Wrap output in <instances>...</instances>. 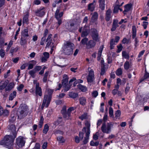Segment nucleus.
<instances>
[{
	"label": "nucleus",
	"mask_w": 149,
	"mask_h": 149,
	"mask_svg": "<svg viewBox=\"0 0 149 149\" xmlns=\"http://www.w3.org/2000/svg\"><path fill=\"white\" fill-rule=\"evenodd\" d=\"M15 137L13 135H6L3 139L0 142V145L10 148L13 145L14 140Z\"/></svg>",
	"instance_id": "obj_1"
},
{
	"label": "nucleus",
	"mask_w": 149,
	"mask_h": 149,
	"mask_svg": "<svg viewBox=\"0 0 149 149\" xmlns=\"http://www.w3.org/2000/svg\"><path fill=\"white\" fill-rule=\"evenodd\" d=\"M74 48V45L73 43L70 41H67L64 43L63 47V53L66 55H71L73 53Z\"/></svg>",
	"instance_id": "obj_2"
},
{
	"label": "nucleus",
	"mask_w": 149,
	"mask_h": 149,
	"mask_svg": "<svg viewBox=\"0 0 149 149\" xmlns=\"http://www.w3.org/2000/svg\"><path fill=\"white\" fill-rule=\"evenodd\" d=\"M29 109L27 106L25 104H21L18 108L17 114L18 118L21 119L26 116L29 112Z\"/></svg>",
	"instance_id": "obj_3"
},
{
	"label": "nucleus",
	"mask_w": 149,
	"mask_h": 149,
	"mask_svg": "<svg viewBox=\"0 0 149 149\" xmlns=\"http://www.w3.org/2000/svg\"><path fill=\"white\" fill-rule=\"evenodd\" d=\"M108 121V115L107 112L105 113L103 118V132L107 134L110 133L111 131V128L113 125L114 123L113 122L106 123Z\"/></svg>",
	"instance_id": "obj_4"
},
{
	"label": "nucleus",
	"mask_w": 149,
	"mask_h": 149,
	"mask_svg": "<svg viewBox=\"0 0 149 149\" xmlns=\"http://www.w3.org/2000/svg\"><path fill=\"white\" fill-rule=\"evenodd\" d=\"M85 126L82 130V131L85 134V136L83 141L84 144H86L88 142L90 134V123L87 121L85 122Z\"/></svg>",
	"instance_id": "obj_5"
},
{
	"label": "nucleus",
	"mask_w": 149,
	"mask_h": 149,
	"mask_svg": "<svg viewBox=\"0 0 149 149\" xmlns=\"http://www.w3.org/2000/svg\"><path fill=\"white\" fill-rule=\"evenodd\" d=\"M48 92L49 95H45L44 97L43 102L41 106L42 109L44 107H47L50 104L51 98V94L53 93V90L52 89H48Z\"/></svg>",
	"instance_id": "obj_6"
},
{
	"label": "nucleus",
	"mask_w": 149,
	"mask_h": 149,
	"mask_svg": "<svg viewBox=\"0 0 149 149\" xmlns=\"http://www.w3.org/2000/svg\"><path fill=\"white\" fill-rule=\"evenodd\" d=\"M136 27L134 26H132V38L133 39L134 38V46H135L134 49H136V47L139 45V40L137 38H136Z\"/></svg>",
	"instance_id": "obj_7"
},
{
	"label": "nucleus",
	"mask_w": 149,
	"mask_h": 149,
	"mask_svg": "<svg viewBox=\"0 0 149 149\" xmlns=\"http://www.w3.org/2000/svg\"><path fill=\"white\" fill-rule=\"evenodd\" d=\"M59 9H57L55 14V17L58 21V25H60L62 23L61 17L63 14V12H62L59 13Z\"/></svg>",
	"instance_id": "obj_8"
},
{
	"label": "nucleus",
	"mask_w": 149,
	"mask_h": 149,
	"mask_svg": "<svg viewBox=\"0 0 149 149\" xmlns=\"http://www.w3.org/2000/svg\"><path fill=\"white\" fill-rule=\"evenodd\" d=\"M45 8L43 7H40L39 9L36 10L35 14L36 16L42 17L45 14Z\"/></svg>",
	"instance_id": "obj_9"
},
{
	"label": "nucleus",
	"mask_w": 149,
	"mask_h": 149,
	"mask_svg": "<svg viewBox=\"0 0 149 149\" xmlns=\"http://www.w3.org/2000/svg\"><path fill=\"white\" fill-rule=\"evenodd\" d=\"M33 84L36 86V94L38 95L39 96H41L42 95V92L41 88L39 86V83L36 80H33Z\"/></svg>",
	"instance_id": "obj_10"
},
{
	"label": "nucleus",
	"mask_w": 149,
	"mask_h": 149,
	"mask_svg": "<svg viewBox=\"0 0 149 149\" xmlns=\"http://www.w3.org/2000/svg\"><path fill=\"white\" fill-rule=\"evenodd\" d=\"M25 142V141L22 136L19 137L16 139V143L19 147L24 146Z\"/></svg>",
	"instance_id": "obj_11"
},
{
	"label": "nucleus",
	"mask_w": 149,
	"mask_h": 149,
	"mask_svg": "<svg viewBox=\"0 0 149 149\" xmlns=\"http://www.w3.org/2000/svg\"><path fill=\"white\" fill-rule=\"evenodd\" d=\"M94 79V73L93 71L91 70L89 71V74L87 77V80L88 82H91Z\"/></svg>",
	"instance_id": "obj_12"
},
{
	"label": "nucleus",
	"mask_w": 149,
	"mask_h": 149,
	"mask_svg": "<svg viewBox=\"0 0 149 149\" xmlns=\"http://www.w3.org/2000/svg\"><path fill=\"white\" fill-rule=\"evenodd\" d=\"M92 32V36L94 40L96 41H99V38L98 37V33L97 31L95 29H91Z\"/></svg>",
	"instance_id": "obj_13"
},
{
	"label": "nucleus",
	"mask_w": 149,
	"mask_h": 149,
	"mask_svg": "<svg viewBox=\"0 0 149 149\" xmlns=\"http://www.w3.org/2000/svg\"><path fill=\"white\" fill-rule=\"evenodd\" d=\"M8 128L10 130V132H11L13 135L15 136V137H16L17 134L15 126L13 125H11L8 126Z\"/></svg>",
	"instance_id": "obj_14"
},
{
	"label": "nucleus",
	"mask_w": 149,
	"mask_h": 149,
	"mask_svg": "<svg viewBox=\"0 0 149 149\" xmlns=\"http://www.w3.org/2000/svg\"><path fill=\"white\" fill-rule=\"evenodd\" d=\"M89 31V28L87 26H85L83 29V31L81 33L82 37H85L88 34Z\"/></svg>",
	"instance_id": "obj_15"
},
{
	"label": "nucleus",
	"mask_w": 149,
	"mask_h": 149,
	"mask_svg": "<svg viewBox=\"0 0 149 149\" xmlns=\"http://www.w3.org/2000/svg\"><path fill=\"white\" fill-rule=\"evenodd\" d=\"M1 83L0 85V90H2L4 89H6V86L8 84L9 81L8 80H6L4 81H1Z\"/></svg>",
	"instance_id": "obj_16"
},
{
	"label": "nucleus",
	"mask_w": 149,
	"mask_h": 149,
	"mask_svg": "<svg viewBox=\"0 0 149 149\" xmlns=\"http://www.w3.org/2000/svg\"><path fill=\"white\" fill-rule=\"evenodd\" d=\"M49 54L48 52H45L43 53V56L42 57L41 60L42 62H45L49 58Z\"/></svg>",
	"instance_id": "obj_17"
},
{
	"label": "nucleus",
	"mask_w": 149,
	"mask_h": 149,
	"mask_svg": "<svg viewBox=\"0 0 149 149\" xmlns=\"http://www.w3.org/2000/svg\"><path fill=\"white\" fill-rule=\"evenodd\" d=\"M118 20L117 19H114L113 20L112 24V27L111 29L112 31H114L116 28L118 26Z\"/></svg>",
	"instance_id": "obj_18"
},
{
	"label": "nucleus",
	"mask_w": 149,
	"mask_h": 149,
	"mask_svg": "<svg viewBox=\"0 0 149 149\" xmlns=\"http://www.w3.org/2000/svg\"><path fill=\"white\" fill-rule=\"evenodd\" d=\"M15 84L13 82H10L8 83L6 86L5 89V91H11L14 87Z\"/></svg>",
	"instance_id": "obj_19"
},
{
	"label": "nucleus",
	"mask_w": 149,
	"mask_h": 149,
	"mask_svg": "<svg viewBox=\"0 0 149 149\" xmlns=\"http://www.w3.org/2000/svg\"><path fill=\"white\" fill-rule=\"evenodd\" d=\"M111 10L110 9H108L106 11L105 15V19L107 21H109L111 17Z\"/></svg>",
	"instance_id": "obj_20"
},
{
	"label": "nucleus",
	"mask_w": 149,
	"mask_h": 149,
	"mask_svg": "<svg viewBox=\"0 0 149 149\" xmlns=\"http://www.w3.org/2000/svg\"><path fill=\"white\" fill-rule=\"evenodd\" d=\"M21 37L25 38L26 37H28L29 36L28 33V30L27 29H24L22 31Z\"/></svg>",
	"instance_id": "obj_21"
},
{
	"label": "nucleus",
	"mask_w": 149,
	"mask_h": 149,
	"mask_svg": "<svg viewBox=\"0 0 149 149\" xmlns=\"http://www.w3.org/2000/svg\"><path fill=\"white\" fill-rule=\"evenodd\" d=\"M132 7V5L131 4H128L125 5V10L123 11V13L124 15H126L127 12L129 11Z\"/></svg>",
	"instance_id": "obj_22"
},
{
	"label": "nucleus",
	"mask_w": 149,
	"mask_h": 149,
	"mask_svg": "<svg viewBox=\"0 0 149 149\" xmlns=\"http://www.w3.org/2000/svg\"><path fill=\"white\" fill-rule=\"evenodd\" d=\"M36 63V62L34 60H32L30 61L28 64V70H31L33 69L34 65Z\"/></svg>",
	"instance_id": "obj_23"
},
{
	"label": "nucleus",
	"mask_w": 149,
	"mask_h": 149,
	"mask_svg": "<svg viewBox=\"0 0 149 149\" xmlns=\"http://www.w3.org/2000/svg\"><path fill=\"white\" fill-rule=\"evenodd\" d=\"M68 77L67 75L64 74L63 76V79L62 82V85H64L65 84H68Z\"/></svg>",
	"instance_id": "obj_24"
},
{
	"label": "nucleus",
	"mask_w": 149,
	"mask_h": 149,
	"mask_svg": "<svg viewBox=\"0 0 149 149\" xmlns=\"http://www.w3.org/2000/svg\"><path fill=\"white\" fill-rule=\"evenodd\" d=\"M95 45V42L93 40H91L88 43H86V47L88 48H91L94 47Z\"/></svg>",
	"instance_id": "obj_25"
},
{
	"label": "nucleus",
	"mask_w": 149,
	"mask_h": 149,
	"mask_svg": "<svg viewBox=\"0 0 149 149\" xmlns=\"http://www.w3.org/2000/svg\"><path fill=\"white\" fill-rule=\"evenodd\" d=\"M29 14L28 13L24 16L22 20V23L23 24H28L29 21Z\"/></svg>",
	"instance_id": "obj_26"
},
{
	"label": "nucleus",
	"mask_w": 149,
	"mask_h": 149,
	"mask_svg": "<svg viewBox=\"0 0 149 149\" xmlns=\"http://www.w3.org/2000/svg\"><path fill=\"white\" fill-rule=\"evenodd\" d=\"M136 103L138 105H141L143 104V99L141 96H138L136 98Z\"/></svg>",
	"instance_id": "obj_27"
},
{
	"label": "nucleus",
	"mask_w": 149,
	"mask_h": 149,
	"mask_svg": "<svg viewBox=\"0 0 149 149\" xmlns=\"http://www.w3.org/2000/svg\"><path fill=\"white\" fill-rule=\"evenodd\" d=\"M16 94L17 93L15 91H13V92L10 95L9 97V100H12L16 96Z\"/></svg>",
	"instance_id": "obj_28"
},
{
	"label": "nucleus",
	"mask_w": 149,
	"mask_h": 149,
	"mask_svg": "<svg viewBox=\"0 0 149 149\" xmlns=\"http://www.w3.org/2000/svg\"><path fill=\"white\" fill-rule=\"evenodd\" d=\"M95 2V1H94L93 3L89 4L88 5V9L91 11H93L95 8V5L94 3Z\"/></svg>",
	"instance_id": "obj_29"
},
{
	"label": "nucleus",
	"mask_w": 149,
	"mask_h": 149,
	"mask_svg": "<svg viewBox=\"0 0 149 149\" xmlns=\"http://www.w3.org/2000/svg\"><path fill=\"white\" fill-rule=\"evenodd\" d=\"M14 112H12L9 119L10 122H13L16 119V116L15 114L14 113Z\"/></svg>",
	"instance_id": "obj_30"
},
{
	"label": "nucleus",
	"mask_w": 149,
	"mask_h": 149,
	"mask_svg": "<svg viewBox=\"0 0 149 149\" xmlns=\"http://www.w3.org/2000/svg\"><path fill=\"white\" fill-rule=\"evenodd\" d=\"M63 87L64 88V91L66 92L70 89L71 87V85L70 84H65L64 85H62Z\"/></svg>",
	"instance_id": "obj_31"
},
{
	"label": "nucleus",
	"mask_w": 149,
	"mask_h": 149,
	"mask_svg": "<svg viewBox=\"0 0 149 149\" xmlns=\"http://www.w3.org/2000/svg\"><path fill=\"white\" fill-rule=\"evenodd\" d=\"M102 47H100L99 50L97 57V60L98 61L100 60L101 57L102 56Z\"/></svg>",
	"instance_id": "obj_32"
},
{
	"label": "nucleus",
	"mask_w": 149,
	"mask_h": 149,
	"mask_svg": "<svg viewBox=\"0 0 149 149\" xmlns=\"http://www.w3.org/2000/svg\"><path fill=\"white\" fill-rule=\"evenodd\" d=\"M116 45L115 40L113 39L111 40L110 41V48L111 49H114L115 45Z\"/></svg>",
	"instance_id": "obj_33"
},
{
	"label": "nucleus",
	"mask_w": 149,
	"mask_h": 149,
	"mask_svg": "<svg viewBox=\"0 0 149 149\" xmlns=\"http://www.w3.org/2000/svg\"><path fill=\"white\" fill-rule=\"evenodd\" d=\"M77 87L80 90L83 92H85L87 90L86 88V87L82 85L81 84H78Z\"/></svg>",
	"instance_id": "obj_34"
},
{
	"label": "nucleus",
	"mask_w": 149,
	"mask_h": 149,
	"mask_svg": "<svg viewBox=\"0 0 149 149\" xmlns=\"http://www.w3.org/2000/svg\"><path fill=\"white\" fill-rule=\"evenodd\" d=\"M46 41L47 42V43L45 47L46 48H49V47H52L53 46H54V43L52 42V40H49V41Z\"/></svg>",
	"instance_id": "obj_35"
},
{
	"label": "nucleus",
	"mask_w": 149,
	"mask_h": 149,
	"mask_svg": "<svg viewBox=\"0 0 149 149\" xmlns=\"http://www.w3.org/2000/svg\"><path fill=\"white\" fill-rule=\"evenodd\" d=\"M80 104L82 105H84L85 104L86 100V98L84 97H82L80 98L79 99Z\"/></svg>",
	"instance_id": "obj_36"
},
{
	"label": "nucleus",
	"mask_w": 149,
	"mask_h": 149,
	"mask_svg": "<svg viewBox=\"0 0 149 149\" xmlns=\"http://www.w3.org/2000/svg\"><path fill=\"white\" fill-rule=\"evenodd\" d=\"M36 72L34 69L30 70L29 72V74L30 75L31 77L34 78L36 77L35 73Z\"/></svg>",
	"instance_id": "obj_37"
},
{
	"label": "nucleus",
	"mask_w": 149,
	"mask_h": 149,
	"mask_svg": "<svg viewBox=\"0 0 149 149\" xmlns=\"http://www.w3.org/2000/svg\"><path fill=\"white\" fill-rule=\"evenodd\" d=\"M122 55L123 57L127 59H129L130 57L129 54L125 51L122 52Z\"/></svg>",
	"instance_id": "obj_38"
},
{
	"label": "nucleus",
	"mask_w": 149,
	"mask_h": 149,
	"mask_svg": "<svg viewBox=\"0 0 149 149\" xmlns=\"http://www.w3.org/2000/svg\"><path fill=\"white\" fill-rule=\"evenodd\" d=\"M57 140L60 143H62L65 141V139L62 136L58 137H57Z\"/></svg>",
	"instance_id": "obj_39"
},
{
	"label": "nucleus",
	"mask_w": 149,
	"mask_h": 149,
	"mask_svg": "<svg viewBox=\"0 0 149 149\" xmlns=\"http://www.w3.org/2000/svg\"><path fill=\"white\" fill-rule=\"evenodd\" d=\"M26 43V38L21 37L20 41V44L22 45H25Z\"/></svg>",
	"instance_id": "obj_40"
},
{
	"label": "nucleus",
	"mask_w": 149,
	"mask_h": 149,
	"mask_svg": "<svg viewBox=\"0 0 149 149\" xmlns=\"http://www.w3.org/2000/svg\"><path fill=\"white\" fill-rule=\"evenodd\" d=\"M130 66V64L128 61H126L124 64V68L125 70H128Z\"/></svg>",
	"instance_id": "obj_41"
},
{
	"label": "nucleus",
	"mask_w": 149,
	"mask_h": 149,
	"mask_svg": "<svg viewBox=\"0 0 149 149\" xmlns=\"http://www.w3.org/2000/svg\"><path fill=\"white\" fill-rule=\"evenodd\" d=\"M109 116L113 118L114 117L113 112V109L111 107L109 108Z\"/></svg>",
	"instance_id": "obj_42"
},
{
	"label": "nucleus",
	"mask_w": 149,
	"mask_h": 149,
	"mask_svg": "<svg viewBox=\"0 0 149 149\" xmlns=\"http://www.w3.org/2000/svg\"><path fill=\"white\" fill-rule=\"evenodd\" d=\"M98 16V15L97 13L94 12L93 14L92 15L91 20L93 22L95 21L96 19H97Z\"/></svg>",
	"instance_id": "obj_43"
},
{
	"label": "nucleus",
	"mask_w": 149,
	"mask_h": 149,
	"mask_svg": "<svg viewBox=\"0 0 149 149\" xmlns=\"http://www.w3.org/2000/svg\"><path fill=\"white\" fill-rule=\"evenodd\" d=\"M49 127L47 124L45 125L44 128L43 130V132L45 134H46L48 131Z\"/></svg>",
	"instance_id": "obj_44"
},
{
	"label": "nucleus",
	"mask_w": 149,
	"mask_h": 149,
	"mask_svg": "<svg viewBox=\"0 0 149 149\" xmlns=\"http://www.w3.org/2000/svg\"><path fill=\"white\" fill-rule=\"evenodd\" d=\"M69 95L70 97L74 98L77 97L78 96V94L76 93L71 92L70 93Z\"/></svg>",
	"instance_id": "obj_45"
},
{
	"label": "nucleus",
	"mask_w": 149,
	"mask_h": 149,
	"mask_svg": "<svg viewBox=\"0 0 149 149\" xmlns=\"http://www.w3.org/2000/svg\"><path fill=\"white\" fill-rule=\"evenodd\" d=\"M99 143L98 141L94 142L93 141H91L90 143V145L91 146H97L98 145Z\"/></svg>",
	"instance_id": "obj_46"
},
{
	"label": "nucleus",
	"mask_w": 149,
	"mask_h": 149,
	"mask_svg": "<svg viewBox=\"0 0 149 149\" xmlns=\"http://www.w3.org/2000/svg\"><path fill=\"white\" fill-rule=\"evenodd\" d=\"M121 115V112L120 110L116 111L115 113V117L116 119H119Z\"/></svg>",
	"instance_id": "obj_47"
},
{
	"label": "nucleus",
	"mask_w": 149,
	"mask_h": 149,
	"mask_svg": "<svg viewBox=\"0 0 149 149\" xmlns=\"http://www.w3.org/2000/svg\"><path fill=\"white\" fill-rule=\"evenodd\" d=\"M5 55V52L3 49H1L0 50V56L2 58H3Z\"/></svg>",
	"instance_id": "obj_48"
},
{
	"label": "nucleus",
	"mask_w": 149,
	"mask_h": 149,
	"mask_svg": "<svg viewBox=\"0 0 149 149\" xmlns=\"http://www.w3.org/2000/svg\"><path fill=\"white\" fill-rule=\"evenodd\" d=\"M64 117L66 119H69L70 117V114L68 112L65 114H63Z\"/></svg>",
	"instance_id": "obj_49"
},
{
	"label": "nucleus",
	"mask_w": 149,
	"mask_h": 149,
	"mask_svg": "<svg viewBox=\"0 0 149 149\" xmlns=\"http://www.w3.org/2000/svg\"><path fill=\"white\" fill-rule=\"evenodd\" d=\"M122 70L121 68H118L116 72V74L118 76H120L122 74Z\"/></svg>",
	"instance_id": "obj_50"
},
{
	"label": "nucleus",
	"mask_w": 149,
	"mask_h": 149,
	"mask_svg": "<svg viewBox=\"0 0 149 149\" xmlns=\"http://www.w3.org/2000/svg\"><path fill=\"white\" fill-rule=\"evenodd\" d=\"M62 119L61 117L59 118L58 119L54 122V124L56 125H58L62 121Z\"/></svg>",
	"instance_id": "obj_51"
},
{
	"label": "nucleus",
	"mask_w": 149,
	"mask_h": 149,
	"mask_svg": "<svg viewBox=\"0 0 149 149\" xmlns=\"http://www.w3.org/2000/svg\"><path fill=\"white\" fill-rule=\"evenodd\" d=\"M44 118L42 116H41L40 118V121L39 122V125L40 128L42 127V125L43 123Z\"/></svg>",
	"instance_id": "obj_52"
},
{
	"label": "nucleus",
	"mask_w": 149,
	"mask_h": 149,
	"mask_svg": "<svg viewBox=\"0 0 149 149\" xmlns=\"http://www.w3.org/2000/svg\"><path fill=\"white\" fill-rule=\"evenodd\" d=\"M119 5H117L114 7L113 11L114 13H117L118 12L119 9Z\"/></svg>",
	"instance_id": "obj_53"
},
{
	"label": "nucleus",
	"mask_w": 149,
	"mask_h": 149,
	"mask_svg": "<svg viewBox=\"0 0 149 149\" xmlns=\"http://www.w3.org/2000/svg\"><path fill=\"white\" fill-rule=\"evenodd\" d=\"M4 43V40L3 39L0 38V47L2 48L3 47L4 45L3 44Z\"/></svg>",
	"instance_id": "obj_54"
},
{
	"label": "nucleus",
	"mask_w": 149,
	"mask_h": 149,
	"mask_svg": "<svg viewBox=\"0 0 149 149\" xmlns=\"http://www.w3.org/2000/svg\"><path fill=\"white\" fill-rule=\"evenodd\" d=\"M42 69V67L40 66H36L34 68V70L36 72Z\"/></svg>",
	"instance_id": "obj_55"
},
{
	"label": "nucleus",
	"mask_w": 149,
	"mask_h": 149,
	"mask_svg": "<svg viewBox=\"0 0 149 149\" xmlns=\"http://www.w3.org/2000/svg\"><path fill=\"white\" fill-rule=\"evenodd\" d=\"M87 114L86 113H84L81 116L79 117V118L82 120H83L84 119H85L87 118Z\"/></svg>",
	"instance_id": "obj_56"
},
{
	"label": "nucleus",
	"mask_w": 149,
	"mask_h": 149,
	"mask_svg": "<svg viewBox=\"0 0 149 149\" xmlns=\"http://www.w3.org/2000/svg\"><path fill=\"white\" fill-rule=\"evenodd\" d=\"M117 47L118 48L117 52L119 53L122 50L123 47L122 44H119L117 46Z\"/></svg>",
	"instance_id": "obj_57"
},
{
	"label": "nucleus",
	"mask_w": 149,
	"mask_h": 149,
	"mask_svg": "<svg viewBox=\"0 0 149 149\" xmlns=\"http://www.w3.org/2000/svg\"><path fill=\"white\" fill-rule=\"evenodd\" d=\"M24 87V86L22 84H20L17 88V90L19 91H21Z\"/></svg>",
	"instance_id": "obj_58"
},
{
	"label": "nucleus",
	"mask_w": 149,
	"mask_h": 149,
	"mask_svg": "<svg viewBox=\"0 0 149 149\" xmlns=\"http://www.w3.org/2000/svg\"><path fill=\"white\" fill-rule=\"evenodd\" d=\"M98 93L97 91H94L92 93V96L94 97H96L98 95Z\"/></svg>",
	"instance_id": "obj_59"
},
{
	"label": "nucleus",
	"mask_w": 149,
	"mask_h": 149,
	"mask_svg": "<svg viewBox=\"0 0 149 149\" xmlns=\"http://www.w3.org/2000/svg\"><path fill=\"white\" fill-rule=\"evenodd\" d=\"M148 23L147 22L144 21L143 22L142 26L144 29H146L147 27V26L148 25Z\"/></svg>",
	"instance_id": "obj_60"
},
{
	"label": "nucleus",
	"mask_w": 149,
	"mask_h": 149,
	"mask_svg": "<svg viewBox=\"0 0 149 149\" xmlns=\"http://www.w3.org/2000/svg\"><path fill=\"white\" fill-rule=\"evenodd\" d=\"M17 50V49L16 48H13L12 47L11 48L10 51V52L12 54H13L14 52H16Z\"/></svg>",
	"instance_id": "obj_61"
},
{
	"label": "nucleus",
	"mask_w": 149,
	"mask_h": 149,
	"mask_svg": "<svg viewBox=\"0 0 149 149\" xmlns=\"http://www.w3.org/2000/svg\"><path fill=\"white\" fill-rule=\"evenodd\" d=\"M66 106H64L62 108L61 111V112L63 114L66 113Z\"/></svg>",
	"instance_id": "obj_62"
},
{
	"label": "nucleus",
	"mask_w": 149,
	"mask_h": 149,
	"mask_svg": "<svg viewBox=\"0 0 149 149\" xmlns=\"http://www.w3.org/2000/svg\"><path fill=\"white\" fill-rule=\"evenodd\" d=\"M88 40V39L86 38H85L82 39L81 41V43L83 45L85 44L86 43Z\"/></svg>",
	"instance_id": "obj_63"
},
{
	"label": "nucleus",
	"mask_w": 149,
	"mask_h": 149,
	"mask_svg": "<svg viewBox=\"0 0 149 149\" xmlns=\"http://www.w3.org/2000/svg\"><path fill=\"white\" fill-rule=\"evenodd\" d=\"M76 109V108L75 107H70L68 110V113H69L70 114L71 112L73 110H74L75 109Z\"/></svg>",
	"instance_id": "obj_64"
}]
</instances>
